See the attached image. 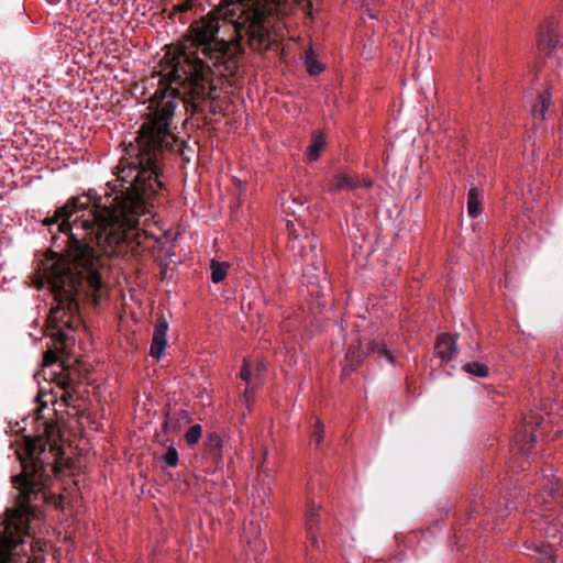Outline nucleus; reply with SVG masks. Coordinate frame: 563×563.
<instances>
[{"instance_id": "7c9ffc66", "label": "nucleus", "mask_w": 563, "mask_h": 563, "mask_svg": "<svg viewBox=\"0 0 563 563\" xmlns=\"http://www.w3.org/2000/svg\"><path fill=\"white\" fill-rule=\"evenodd\" d=\"M189 9H190V3L189 2H185L181 5H179V10L183 11V12H185V11H187Z\"/></svg>"}, {"instance_id": "ddd939ff", "label": "nucleus", "mask_w": 563, "mask_h": 563, "mask_svg": "<svg viewBox=\"0 0 563 563\" xmlns=\"http://www.w3.org/2000/svg\"><path fill=\"white\" fill-rule=\"evenodd\" d=\"M437 355L442 361H450L456 355V339L449 334L441 335L435 343Z\"/></svg>"}, {"instance_id": "f03ea898", "label": "nucleus", "mask_w": 563, "mask_h": 563, "mask_svg": "<svg viewBox=\"0 0 563 563\" xmlns=\"http://www.w3.org/2000/svg\"><path fill=\"white\" fill-rule=\"evenodd\" d=\"M219 19L208 15L192 26L194 51H181L172 71L170 87L156 91L150 106V114L143 122L141 136L134 141H166L172 135L170 124L177 100L196 109L200 102L213 98L210 74L216 73L224 57L213 48L212 42L219 32Z\"/></svg>"}, {"instance_id": "b1692460", "label": "nucleus", "mask_w": 563, "mask_h": 563, "mask_svg": "<svg viewBox=\"0 0 563 563\" xmlns=\"http://www.w3.org/2000/svg\"><path fill=\"white\" fill-rule=\"evenodd\" d=\"M163 460L164 462L170 466V467H174L177 465L178 463V453H177V450L173 446H169L167 449V451L165 452V454L163 455Z\"/></svg>"}, {"instance_id": "c85d7f7f", "label": "nucleus", "mask_w": 563, "mask_h": 563, "mask_svg": "<svg viewBox=\"0 0 563 563\" xmlns=\"http://www.w3.org/2000/svg\"><path fill=\"white\" fill-rule=\"evenodd\" d=\"M525 423L529 424V426H532V424L540 426L541 421H539L538 418L530 416V417L525 418Z\"/></svg>"}, {"instance_id": "f8f14e48", "label": "nucleus", "mask_w": 563, "mask_h": 563, "mask_svg": "<svg viewBox=\"0 0 563 563\" xmlns=\"http://www.w3.org/2000/svg\"><path fill=\"white\" fill-rule=\"evenodd\" d=\"M261 527L258 522L250 521L243 529L242 542L247 544V551L256 555L265 549L264 541L260 538Z\"/></svg>"}, {"instance_id": "f257e3e1", "label": "nucleus", "mask_w": 563, "mask_h": 563, "mask_svg": "<svg viewBox=\"0 0 563 563\" xmlns=\"http://www.w3.org/2000/svg\"><path fill=\"white\" fill-rule=\"evenodd\" d=\"M123 144L117 180L121 189L114 196L73 197L43 221L49 230L57 225L66 245V256L49 251L40 261L33 278L35 287L40 289L46 284L53 295L47 330L59 341L69 340L80 324L77 296L82 291L96 301L107 258L129 252L139 255L153 239V233L140 227H145L153 217L152 196L162 188L156 147L152 146L157 143Z\"/></svg>"}, {"instance_id": "20e7f679", "label": "nucleus", "mask_w": 563, "mask_h": 563, "mask_svg": "<svg viewBox=\"0 0 563 563\" xmlns=\"http://www.w3.org/2000/svg\"><path fill=\"white\" fill-rule=\"evenodd\" d=\"M287 10V0H247L240 3L233 22L240 40H246L255 51L268 49L274 42L275 18Z\"/></svg>"}, {"instance_id": "7ed1b4c3", "label": "nucleus", "mask_w": 563, "mask_h": 563, "mask_svg": "<svg viewBox=\"0 0 563 563\" xmlns=\"http://www.w3.org/2000/svg\"><path fill=\"white\" fill-rule=\"evenodd\" d=\"M45 438H25L24 453H19L22 473L12 482L19 490L16 508L7 509L0 521V563H15L16 549L29 533L34 517L33 501L44 498L42 488L51 482V473L58 471L63 449L56 442L57 429L45 422Z\"/></svg>"}, {"instance_id": "c756f323", "label": "nucleus", "mask_w": 563, "mask_h": 563, "mask_svg": "<svg viewBox=\"0 0 563 563\" xmlns=\"http://www.w3.org/2000/svg\"><path fill=\"white\" fill-rule=\"evenodd\" d=\"M55 361H56V356L52 352H48L44 357L45 365H49V364L54 363Z\"/></svg>"}, {"instance_id": "0eeeda50", "label": "nucleus", "mask_w": 563, "mask_h": 563, "mask_svg": "<svg viewBox=\"0 0 563 563\" xmlns=\"http://www.w3.org/2000/svg\"><path fill=\"white\" fill-rule=\"evenodd\" d=\"M365 354H373L376 355L378 360H385L389 364H395V355L393 352L386 346L385 343H378L375 341H369L366 344V351L358 347L350 346L346 352V361L349 363L347 366L353 369L355 365H357L362 357Z\"/></svg>"}, {"instance_id": "a211bd4d", "label": "nucleus", "mask_w": 563, "mask_h": 563, "mask_svg": "<svg viewBox=\"0 0 563 563\" xmlns=\"http://www.w3.org/2000/svg\"><path fill=\"white\" fill-rule=\"evenodd\" d=\"M539 563H555L553 554V547L551 544H544L536 549V558Z\"/></svg>"}, {"instance_id": "aec40b11", "label": "nucleus", "mask_w": 563, "mask_h": 563, "mask_svg": "<svg viewBox=\"0 0 563 563\" xmlns=\"http://www.w3.org/2000/svg\"><path fill=\"white\" fill-rule=\"evenodd\" d=\"M240 376L241 378L247 384V387L244 391V402L246 405L250 404V400H251V396H250V386L252 384V374L250 372V368H249V364L246 361L243 362V366H242V369H241V373H240Z\"/></svg>"}, {"instance_id": "412c9836", "label": "nucleus", "mask_w": 563, "mask_h": 563, "mask_svg": "<svg viewBox=\"0 0 563 563\" xmlns=\"http://www.w3.org/2000/svg\"><path fill=\"white\" fill-rule=\"evenodd\" d=\"M201 432H202V429H201L200 424L192 426L185 433V440H186L187 444L194 445V444L198 443V441H199V439L201 437Z\"/></svg>"}, {"instance_id": "393cba45", "label": "nucleus", "mask_w": 563, "mask_h": 563, "mask_svg": "<svg viewBox=\"0 0 563 563\" xmlns=\"http://www.w3.org/2000/svg\"><path fill=\"white\" fill-rule=\"evenodd\" d=\"M311 437L316 442V445L319 446L323 439V424L321 423V421H316V424L311 431Z\"/></svg>"}, {"instance_id": "473e14b6", "label": "nucleus", "mask_w": 563, "mask_h": 563, "mask_svg": "<svg viewBox=\"0 0 563 563\" xmlns=\"http://www.w3.org/2000/svg\"><path fill=\"white\" fill-rule=\"evenodd\" d=\"M323 135L321 133H318L316 137H313L311 141H316V142H319V141H322L323 140Z\"/></svg>"}, {"instance_id": "5701e85b", "label": "nucleus", "mask_w": 563, "mask_h": 563, "mask_svg": "<svg viewBox=\"0 0 563 563\" xmlns=\"http://www.w3.org/2000/svg\"><path fill=\"white\" fill-rule=\"evenodd\" d=\"M325 143H311L308 151V158L311 162H314L319 158L321 153L324 151Z\"/></svg>"}, {"instance_id": "cd10ccee", "label": "nucleus", "mask_w": 563, "mask_h": 563, "mask_svg": "<svg viewBox=\"0 0 563 563\" xmlns=\"http://www.w3.org/2000/svg\"><path fill=\"white\" fill-rule=\"evenodd\" d=\"M558 532H559V523H553V525L549 526L548 528H545V530H544V534L548 538H553V539L556 537Z\"/></svg>"}, {"instance_id": "a878e982", "label": "nucleus", "mask_w": 563, "mask_h": 563, "mask_svg": "<svg viewBox=\"0 0 563 563\" xmlns=\"http://www.w3.org/2000/svg\"><path fill=\"white\" fill-rule=\"evenodd\" d=\"M550 484L551 493H558L560 490H563V479L560 476L553 475L552 478L550 479Z\"/></svg>"}, {"instance_id": "423d86ee", "label": "nucleus", "mask_w": 563, "mask_h": 563, "mask_svg": "<svg viewBox=\"0 0 563 563\" xmlns=\"http://www.w3.org/2000/svg\"><path fill=\"white\" fill-rule=\"evenodd\" d=\"M538 51L544 57V65L547 67L552 69L561 65L563 44L555 29L553 19L549 20L547 24L540 27Z\"/></svg>"}, {"instance_id": "9d476101", "label": "nucleus", "mask_w": 563, "mask_h": 563, "mask_svg": "<svg viewBox=\"0 0 563 563\" xmlns=\"http://www.w3.org/2000/svg\"><path fill=\"white\" fill-rule=\"evenodd\" d=\"M551 102V87H547L543 91L537 90V96L532 99L530 112L534 124L547 120L550 114Z\"/></svg>"}, {"instance_id": "4468645a", "label": "nucleus", "mask_w": 563, "mask_h": 563, "mask_svg": "<svg viewBox=\"0 0 563 563\" xmlns=\"http://www.w3.org/2000/svg\"><path fill=\"white\" fill-rule=\"evenodd\" d=\"M267 453V448L260 442H257L253 449L252 465L257 470L258 473L264 472L263 466L266 461Z\"/></svg>"}, {"instance_id": "39448f33", "label": "nucleus", "mask_w": 563, "mask_h": 563, "mask_svg": "<svg viewBox=\"0 0 563 563\" xmlns=\"http://www.w3.org/2000/svg\"><path fill=\"white\" fill-rule=\"evenodd\" d=\"M289 228V246L295 255L305 257L307 266H311L313 272L303 269V277L307 283L314 286L319 284L320 277L324 275L323 261L318 257V241L310 232L306 223L296 225L290 219L287 220Z\"/></svg>"}, {"instance_id": "2eb2a0df", "label": "nucleus", "mask_w": 563, "mask_h": 563, "mask_svg": "<svg viewBox=\"0 0 563 563\" xmlns=\"http://www.w3.org/2000/svg\"><path fill=\"white\" fill-rule=\"evenodd\" d=\"M303 62H305V66L307 68V71L311 76L319 75L323 70L322 65L317 60V57L314 55V52H313L312 47H309L305 52Z\"/></svg>"}, {"instance_id": "4be33fe9", "label": "nucleus", "mask_w": 563, "mask_h": 563, "mask_svg": "<svg viewBox=\"0 0 563 563\" xmlns=\"http://www.w3.org/2000/svg\"><path fill=\"white\" fill-rule=\"evenodd\" d=\"M318 521L319 520H318L317 514L314 511L309 512V515L307 517V531H308V536L313 544L317 543V539L314 536V528H316Z\"/></svg>"}, {"instance_id": "f3484780", "label": "nucleus", "mask_w": 563, "mask_h": 563, "mask_svg": "<svg viewBox=\"0 0 563 563\" xmlns=\"http://www.w3.org/2000/svg\"><path fill=\"white\" fill-rule=\"evenodd\" d=\"M479 190L475 187L468 190L467 195V212L470 217L476 218L479 214Z\"/></svg>"}, {"instance_id": "1a4fd4ad", "label": "nucleus", "mask_w": 563, "mask_h": 563, "mask_svg": "<svg viewBox=\"0 0 563 563\" xmlns=\"http://www.w3.org/2000/svg\"><path fill=\"white\" fill-rule=\"evenodd\" d=\"M371 180H361L347 174L338 173L329 177L323 185V190L329 192H338L342 190H353L360 187H369Z\"/></svg>"}, {"instance_id": "bb28decb", "label": "nucleus", "mask_w": 563, "mask_h": 563, "mask_svg": "<svg viewBox=\"0 0 563 563\" xmlns=\"http://www.w3.org/2000/svg\"><path fill=\"white\" fill-rule=\"evenodd\" d=\"M60 400L65 406H74V396L68 390H63L60 395Z\"/></svg>"}, {"instance_id": "6ab92c4d", "label": "nucleus", "mask_w": 563, "mask_h": 563, "mask_svg": "<svg viewBox=\"0 0 563 563\" xmlns=\"http://www.w3.org/2000/svg\"><path fill=\"white\" fill-rule=\"evenodd\" d=\"M463 369L473 376L485 377L488 374V367L479 362H470L463 365Z\"/></svg>"}, {"instance_id": "2f4dec72", "label": "nucleus", "mask_w": 563, "mask_h": 563, "mask_svg": "<svg viewBox=\"0 0 563 563\" xmlns=\"http://www.w3.org/2000/svg\"><path fill=\"white\" fill-rule=\"evenodd\" d=\"M38 402L41 404L40 408H38V411H41L43 409V407L46 406V401H43L42 400V395L38 396L37 398Z\"/></svg>"}, {"instance_id": "72a5a7b5", "label": "nucleus", "mask_w": 563, "mask_h": 563, "mask_svg": "<svg viewBox=\"0 0 563 563\" xmlns=\"http://www.w3.org/2000/svg\"><path fill=\"white\" fill-rule=\"evenodd\" d=\"M537 438H538L537 433H531V434H530V440H531L532 442H533V441H536V440H537Z\"/></svg>"}, {"instance_id": "9b49d317", "label": "nucleus", "mask_w": 563, "mask_h": 563, "mask_svg": "<svg viewBox=\"0 0 563 563\" xmlns=\"http://www.w3.org/2000/svg\"><path fill=\"white\" fill-rule=\"evenodd\" d=\"M167 331H168V322L164 318H159L154 328L152 344H151V355L159 360L165 350L167 343Z\"/></svg>"}, {"instance_id": "6e6552de", "label": "nucleus", "mask_w": 563, "mask_h": 563, "mask_svg": "<svg viewBox=\"0 0 563 563\" xmlns=\"http://www.w3.org/2000/svg\"><path fill=\"white\" fill-rule=\"evenodd\" d=\"M306 197H302L299 192H285L282 197V209L286 216H292L291 220L296 225L306 223V216L308 214V208L306 205Z\"/></svg>"}, {"instance_id": "dca6fc26", "label": "nucleus", "mask_w": 563, "mask_h": 563, "mask_svg": "<svg viewBox=\"0 0 563 563\" xmlns=\"http://www.w3.org/2000/svg\"><path fill=\"white\" fill-rule=\"evenodd\" d=\"M228 269H229V264L225 263V262H218L216 260H212L210 262V271H211V280L214 283V284H218L220 282H222L227 274H228Z\"/></svg>"}]
</instances>
